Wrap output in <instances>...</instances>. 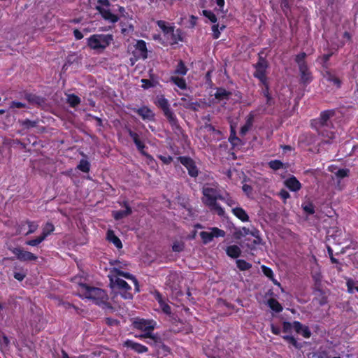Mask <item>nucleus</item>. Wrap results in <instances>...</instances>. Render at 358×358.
<instances>
[{
  "instance_id": "1",
  "label": "nucleus",
  "mask_w": 358,
  "mask_h": 358,
  "mask_svg": "<svg viewBox=\"0 0 358 358\" xmlns=\"http://www.w3.org/2000/svg\"><path fill=\"white\" fill-rule=\"evenodd\" d=\"M132 324L134 329L144 331V334L140 335L138 338H148L151 340V342H148V343L153 344L157 347L162 345L165 350L168 351V347L162 343L161 338L152 334L157 324L155 321L153 320L136 318Z\"/></svg>"
},
{
  "instance_id": "2",
  "label": "nucleus",
  "mask_w": 358,
  "mask_h": 358,
  "mask_svg": "<svg viewBox=\"0 0 358 358\" xmlns=\"http://www.w3.org/2000/svg\"><path fill=\"white\" fill-rule=\"evenodd\" d=\"M79 286V290L83 297L92 300L99 306H106L108 303V296L104 289L92 287L85 283H80Z\"/></svg>"
},
{
  "instance_id": "3",
  "label": "nucleus",
  "mask_w": 358,
  "mask_h": 358,
  "mask_svg": "<svg viewBox=\"0 0 358 358\" xmlns=\"http://www.w3.org/2000/svg\"><path fill=\"white\" fill-rule=\"evenodd\" d=\"M154 103L163 111L164 115L167 119L172 130L176 133L181 131L182 127L178 122L176 115L171 108L168 99L164 95H157Z\"/></svg>"
},
{
  "instance_id": "4",
  "label": "nucleus",
  "mask_w": 358,
  "mask_h": 358,
  "mask_svg": "<svg viewBox=\"0 0 358 358\" xmlns=\"http://www.w3.org/2000/svg\"><path fill=\"white\" fill-rule=\"evenodd\" d=\"M218 189L210 187H203L202 202L208 207L210 211L217 213L220 217H224L225 211L223 208L216 202V195Z\"/></svg>"
},
{
  "instance_id": "5",
  "label": "nucleus",
  "mask_w": 358,
  "mask_h": 358,
  "mask_svg": "<svg viewBox=\"0 0 358 358\" xmlns=\"http://www.w3.org/2000/svg\"><path fill=\"white\" fill-rule=\"evenodd\" d=\"M113 35L110 34H96L87 38V44L89 48L94 50H104L113 41Z\"/></svg>"
},
{
  "instance_id": "6",
  "label": "nucleus",
  "mask_w": 358,
  "mask_h": 358,
  "mask_svg": "<svg viewBox=\"0 0 358 358\" xmlns=\"http://www.w3.org/2000/svg\"><path fill=\"white\" fill-rule=\"evenodd\" d=\"M182 166L187 170L188 175L191 178H196L199 174V169L195 161L189 156H180L176 158Z\"/></svg>"
},
{
  "instance_id": "7",
  "label": "nucleus",
  "mask_w": 358,
  "mask_h": 358,
  "mask_svg": "<svg viewBox=\"0 0 358 358\" xmlns=\"http://www.w3.org/2000/svg\"><path fill=\"white\" fill-rule=\"evenodd\" d=\"M311 128L316 130L319 135L327 137V143H330L331 140L335 138V134L333 131L327 129L324 124L319 118L313 119L310 121Z\"/></svg>"
},
{
  "instance_id": "8",
  "label": "nucleus",
  "mask_w": 358,
  "mask_h": 358,
  "mask_svg": "<svg viewBox=\"0 0 358 358\" xmlns=\"http://www.w3.org/2000/svg\"><path fill=\"white\" fill-rule=\"evenodd\" d=\"M268 66V62L262 56L259 57L258 62L254 64L255 71L253 76L255 78H257L260 83H265V81L268 80L266 76V69Z\"/></svg>"
},
{
  "instance_id": "9",
  "label": "nucleus",
  "mask_w": 358,
  "mask_h": 358,
  "mask_svg": "<svg viewBox=\"0 0 358 358\" xmlns=\"http://www.w3.org/2000/svg\"><path fill=\"white\" fill-rule=\"evenodd\" d=\"M8 249L15 256L16 259L20 262H33L36 261L38 257L34 253L24 250L20 247H8Z\"/></svg>"
},
{
  "instance_id": "10",
  "label": "nucleus",
  "mask_w": 358,
  "mask_h": 358,
  "mask_svg": "<svg viewBox=\"0 0 358 358\" xmlns=\"http://www.w3.org/2000/svg\"><path fill=\"white\" fill-rule=\"evenodd\" d=\"M131 110L141 116L145 121H153L155 120V114L148 106H143L139 108H132Z\"/></svg>"
},
{
  "instance_id": "11",
  "label": "nucleus",
  "mask_w": 358,
  "mask_h": 358,
  "mask_svg": "<svg viewBox=\"0 0 358 358\" xmlns=\"http://www.w3.org/2000/svg\"><path fill=\"white\" fill-rule=\"evenodd\" d=\"M134 47V55L137 58L145 59L148 57V49L145 41H137Z\"/></svg>"
},
{
  "instance_id": "12",
  "label": "nucleus",
  "mask_w": 358,
  "mask_h": 358,
  "mask_svg": "<svg viewBox=\"0 0 358 358\" xmlns=\"http://www.w3.org/2000/svg\"><path fill=\"white\" fill-rule=\"evenodd\" d=\"M96 9L105 20L111 23H116L120 19L117 15L112 13L110 10L106 9L101 6H96Z\"/></svg>"
},
{
  "instance_id": "13",
  "label": "nucleus",
  "mask_w": 358,
  "mask_h": 358,
  "mask_svg": "<svg viewBox=\"0 0 358 358\" xmlns=\"http://www.w3.org/2000/svg\"><path fill=\"white\" fill-rule=\"evenodd\" d=\"M335 110L333 109L326 110L320 113L319 120L324 124L327 129H329L332 128V123L330 118L334 116Z\"/></svg>"
},
{
  "instance_id": "14",
  "label": "nucleus",
  "mask_w": 358,
  "mask_h": 358,
  "mask_svg": "<svg viewBox=\"0 0 358 358\" xmlns=\"http://www.w3.org/2000/svg\"><path fill=\"white\" fill-rule=\"evenodd\" d=\"M123 345L138 354L145 353L148 351V348L145 345L129 339L124 342Z\"/></svg>"
},
{
  "instance_id": "15",
  "label": "nucleus",
  "mask_w": 358,
  "mask_h": 358,
  "mask_svg": "<svg viewBox=\"0 0 358 358\" xmlns=\"http://www.w3.org/2000/svg\"><path fill=\"white\" fill-rule=\"evenodd\" d=\"M121 205L125 208V210L113 211V217L115 220H120L132 213L131 208L127 201H124Z\"/></svg>"
},
{
  "instance_id": "16",
  "label": "nucleus",
  "mask_w": 358,
  "mask_h": 358,
  "mask_svg": "<svg viewBox=\"0 0 358 358\" xmlns=\"http://www.w3.org/2000/svg\"><path fill=\"white\" fill-rule=\"evenodd\" d=\"M299 70L300 73V83L305 86L310 84L313 81V77L308 67L302 66Z\"/></svg>"
},
{
  "instance_id": "17",
  "label": "nucleus",
  "mask_w": 358,
  "mask_h": 358,
  "mask_svg": "<svg viewBox=\"0 0 358 358\" xmlns=\"http://www.w3.org/2000/svg\"><path fill=\"white\" fill-rule=\"evenodd\" d=\"M293 329L297 334H301L306 338H309L311 336L312 334L309 327L299 321L293 322Z\"/></svg>"
},
{
  "instance_id": "18",
  "label": "nucleus",
  "mask_w": 358,
  "mask_h": 358,
  "mask_svg": "<svg viewBox=\"0 0 358 358\" xmlns=\"http://www.w3.org/2000/svg\"><path fill=\"white\" fill-rule=\"evenodd\" d=\"M111 272L113 273H115L117 276H122V277H124L128 280H132V282H134V285H135V289L138 292L139 291V285H138V280L136 279V278L132 274L128 273V272H124V271H121L120 268H113V270L111 271Z\"/></svg>"
},
{
  "instance_id": "19",
  "label": "nucleus",
  "mask_w": 358,
  "mask_h": 358,
  "mask_svg": "<svg viewBox=\"0 0 358 358\" xmlns=\"http://www.w3.org/2000/svg\"><path fill=\"white\" fill-rule=\"evenodd\" d=\"M24 98L30 103L40 106L45 103V99L41 96L24 92Z\"/></svg>"
},
{
  "instance_id": "20",
  "label": "nucleus",
  "mask_w": 358,
  "mask_h": 358,
  "mask_svg": "<svg viewBox=\"0 0 358 358\" xmlns=\"http://www.w3.org/2000/svg\"><path fill=\"white\" fill-rule=\"evenodd\" d=\"M314 294L317 295L315 300L317 301L320 306H322L327 303L328 299L324 291L320 287V286H315L314 288Z\"/></svg>"
},
{
  "instance_id": "21",
  "label": "nucleus",
  "mask_w": 358,
  "mask_h": 358,
  "mask_svg": "<svg viewBox=\"0 0 358 358\" xmlns=\"http://www.w3.org/2000/svg\"><path fill=\"white\" fill-rule=\"evenodd\" d=\"M285 186L292 192H297L301 188V182L294 176L285 181Z\"/></svg>"
},
{
  "instance_id": "22",
  "label": "nucleus",
  "mask_w": 358,
  "mask_h": 358,
  "mask_svg": "<svg viewBox=\"0 0 358 358\" xmlns=\"http://www.w3.org/2000/svg\"><path fill=\"white\" fill-rule=\"evenodd\" d=\"M110 281L113 287L119 289V292L124 289H131V286L125 280L118 277L110 278Z\"/></svg>"
},
{
  "instance_id": "23",
  "label": "nucleus",
  "mask_w": 358,
  "mask_h": 358,
  "mask_svg": "<svg viewBox=\"0 0 358 358\" xmlns=\"http://www.w3.org/2000/svg\"><path fill=\"white\" fill-rule=\"evenodd\" d=\"M171 35V45H176L179 42H182L184 39L183 32L180 29H177L175 30V27L173 28V32L170 33Z\"/></svg>"
},
{
  "instance_id": "24",
  "label": "nucleus",
  "mask_w": 358,
  "mask_h": 358,
  "mask_svg": "<svg viewBox=\"0 0 358 358\" xmlns=\"http://www.w3.org/2000/svg\"><path fill=\"white\" fill-rule=\"evenodd\" d=\"M232 213L241 221L245 222L250 220L246 211L241 207H236L232 209Z\"/></svg>"
},
{
  "instance_id": "25",
  "label": "nucleus",
  "mask_w": 358,
  "mask_h": 358,
  "mask_svg": "<svg viewBox=\"0 0 358 358\" xmlns=\"http://www.w3.org/2000/svg\"><path fill=\"white\" fill-rule=\"evenodd\" d=\"M107 239L109 242L113 243L117 249L122 248V243L120 239L115 234L113 230L107 231Z\"/></svg>"
},
{
  "instance_id": "26",
  "label": "nucleus",
  "mask_w": 358,
  "mask_h": 358,
  "mask_svg": "<svg viewBox=\"0 0 358 358\" xmlns=\"http://www.w3.org/2000/svg\"><path fill=\"white\" fill-rule=\"evenodd\" d=\"M327 80L329 83H331L334 86L336 87L337 89L341 88L342 85L341 80L337 77L335 74L332 73L330 71H327L325 76Z\"/></svg>"
},
{
  "instance_id": "27",
  "label": "nucleus",
  "mask_w": 358,
  "mask_h": 358,
  "mask_svg": "<svg viewBox=\"0 0 358 358\" xmlns=\"http://www.w3.org/2000/svg\"><path fill=\"white\" fill-rule=\"evenodd\" d=\"M226 253L231 258L236 259L241 255V250L238 245H232L227 247Z\"/></svg>"
},
{
  "instance_id": "28",
  "label": "nucleus",
  "mask_w": 358,
  "mask_h": 358,
  "mask_svg": "<svg viewBox=\"0 0 358 358\" xmlns=\"http://www.w3.org/2000/svg\"><path fill=\"white\" fill-rule=\"evenodd\" d=\"M231 95V92L226 90L224 88L218 87L215 93V98L219 101L229 100Z\"/></svg>"
},
{
  "instance_id": "29",
  "label": "nucleus",
  "mask_w": 358,
  "mask_h": 358,
  "mask_svg": "<svg viewBox=\"0 0 358 358\" xmlns=\"http://www.w3.org/2000/svg\"><path fill=\"white\" fill-rule=\"evenodd\" d=\"M55 231V226L50 222H47L42 229L41 237L45 240V238L50 235Z\"/></svg>"
},
{
  "instance_id": "30",
  "label": "nucleus",
  "mask_w": 358,
  "mask_h": 358,
  "mask_svg": "<svg viewBox=\"0 0 358 358\" xmlns=\"http://www.w3.org/2000/svg\"><path fill=\"white\" fill-rule=\"evenodd\" d=\"M267 304L268 307L275 313H280L283 310L282 305L275 299H269L267 301Z\"/></svg>"
},
{
  "instance_id": "31",
  "label": "nucleus",
  "mask_w": 358,
  "mask_h": 358,
  "mask_svg": "<svg viewBox=\"0 0 358 358\" xmlns=\"http://www.w3.org/2000/svg\"><path fill=\"white\" fill-rule=\"evenodd\" d=\"M265 98L266 99V104L267 106L264 108L263 111L264 113L273 115L274 113V108L272 106L275 104V101L271 95L266 96Z\"/></svg>"
},
{
  "instance_id": "32",
  "label": "nucleus",
  "mask_w": 358,
  "mask_h": 358,
  "mask_svg": "<svg viewBox=\"0 0 358 358\" xmlns=\"http://www.w3.org/2000/svg\"><path fill=\"white\" fill-rule=\"evenodd\" d=\"M170 81L181 90L187 89V83L185 78H180L178 76H171L170 78Z\"/></svg>"
},
{
  "instance_id": "33",
  "label": "nucleus",
  "mask_w": 358,
  "mask_h": 358,
  "mask_svg": "<svg viewBox=\"0 0 358 358\" xmlns=\"http://www.w3.org/2000/svg\"><path fill=\"white\" fill-rule=\"evenodd\" d=\"M187 71L188 69L187 68L185 62L180 59L179 60L173 73L180 76H185L187 74Z\"/></svg>"
},
{
  "instance_id": "34",
  "label": "nucleus",
  "mask_w": 358,
  "mask_h": 358,
  "mask_svg": "<svg viewBox=\"0 0 358 358\" xmlns=\"http://www.w3.org/2000/svg\"><path fill=\"white\" fill-rule=\"evenodd\" d=\"M306 57L307 55L304 52H300L299 54L296 55L294 60L299 66V69H301V67L302 66H308L307 63L306 62Z\"/></svg>"
},
{
  "instance_id": "35",
  "label": "nucleus",
  "mask_w": 358,
  "mask_h": 358,
  "mask_svg": "<svg viewBox=\"0 0 358 358\" xmlns=\"http://www.w3.org/2000/svg\"><path fill=\"white\" fill-rule=\"evenodd\" d=\"M157 24L162 29L164 35H169L173 31V26H168L167 23L164 20H158Z\"/></svg>"
},
{
  "instance_id": "36",
  "label": "nucleus",
  "mask_w": 358,
  "mask_h": 358,
  "mask_svg": "<svg viewBox=\"0 0 358 358\" xmlns=\"http://www.w3.org/2000/svg\"><path fill=\"white\" fill-rule=\"evenodd\" d=\"M134 144L136 145L137 149L138 150V151L143 155H144L145 157H146V158L150 161H154V158L152 155H150V154L145 152L144 151V148H145V145L144 144V143L141 141V139H139L138 141H137L136 142L134 143Z\"/></svg>"
},
{
  "instance_id": "37",
  "label": "nucleus",
  "mask_w": 358,
  "mask_h": 358,
  "mask_svg": "<svg viewBox=\"0 0 358 358\" xmlns=\"http://www.w3.org/2000/svg\"><path fill=\"white\" fill-rule=\"evenodd\" d=\"M134 144L136 145L137 149L138 150V151L143 155H144L145 157H146V158L150 161H154V158L152 155H150V154L145 152L144 151V148H145V145L144 144V143L141 141V139H139L138 141H137L136 142L134 143Z\"/></svg>"
},
{
  "instance_id": "38",
  "label": "nucleus",
  "mask_w": 358,
  "mask_h": 358,
  "mask_svg": "<svg viewBox=\"0 0 358 358\" xmlns=\"http://www.w3.org/2000/svg\"><path fill=\"white\" fill-rule=\"evenodd\" d=\"M181 101H183L182 106L186 109L192 110L193 111L198 110L199 104L196 101H187L185 98H181Z\"/></svg>"
},
{
  "instance_id": "39",
  "label": "nucleus",
  "mask_w": 358,
  "mask_h": 358,
  "mask_svg": "<svg viewBox=\"0 0 358 358\" xmlns=\"http://www.w3.org/2000/svg\"><path fill=\"white\" fill-rule=\"evenodd\" d=\"M333 55V52L324 54L323 55L317 58V62L322 65L324 69L329 68V61L331 57Z\"/></svg>"
},
{
  "instance_id": "40",
  "label": "nucleus",
  "mask_w": 358,
  "mask_h": 358,
  "mask_svg": "<svg viewBox=\"0 0 358 358\" xmlns=\"http://www.w3.org/2000/svg\"><path fill=\"white\" fill-rule=\"evenodd\" d=\"M261 268L264 275H266L270 280H271L274 282V284L280 285V283L276 280L274 279V274L273 270L271 268L262 265L261 266Z\"/></svg>"
},
{
  "instance_id": "41",
  "label": "nucleus",
  "mask_w": 358,
  "mask_h": 358,
  "mask_svg": "<svg viewBox=\"0 0 358 358\" xmlns=\"http://www.w3.org/2000/svg\"><path fill=\"white\" fill-rule=\"evenodd\" d=\"M38 120H30L29 119L19 120V123L25 129L36 127L38 124Z\"/></svg>"
},
{
  "instance_id": "42",
  "label": "nucleus",
  "mask_w": 358,
  "mask_h": 358,
  "mask_svg": "<svg viewBox=\"0 0 358 358\" xmlns=\"http://www.w3.org/2000/svg\"><path fill=\"white\" fill-rule=\"evenodd\" d=\"M268 166L273 171H278L284 168V164L279 159L271 160L268 162Z\"/></svg>"
},
{
  "instance_id": "43",
  "label": "nucleus",
  "mask_w": 358,
  "mask_h": 358,
  "mask_svg": "<svg viewBox=\"0 0 358 358\" xmlns=\"http://www.w3.org/2000/svg\"><path fill=\"white\" fill-rule=\"evenodd\" d=\"M282 338L287 341L289 344H291L293 345L296 349H301L302 348V345L301 343H298L296 339L292 336H283Z\"/></svg>"
},
{
  "instance_id": "44",
  "label": "nucleus",
  "mask_w": 358,
  "mask_h": 358,
  "mask_svg": "<svg viewBox=\"0 0 358 358\" xmlns=\"http://www.w3.org/2000/svg\"><path fill=\"white\" fill-rule=\"evenodd\" d=\"M24 223L27 224L29 227L28 231L24 234L25 236H28L29 234L34 233L38 227V223L34 221H30L29 220H27L24 222Z\"/></svg>"
},
{
  "instance_id": "45",
  "label": "nucleus",
  "mask_w": 358,
  "mask_h": 358,
  "mask_svg": "<svg viewBox=\"0 0 358 358\" xmlns=\"http://www.w3.org/2000/svg\"><path fill=\"white\" fill-rule=\"evenodd\" d=\"M236 266L240 271H248L252 267V264L244 259H237Z\"/></svg>"
},
{
  "instance_id": "46",
  "label": "nucleus",
  "mask_w": 358,
  "mask_h": 358,
  "mask_svg": "<svg viewBox=\"0 0 358 358\" xmlns=\"http://www.w3.org/2000/svg\"><path fill=\"white\" fill-rule=\"evenodd\" d=\"M142 87L145 90L156 87L159 83L157 80L151 79H141Z\"/></svg>"
},
{
  "instance_id": "47",
  "label": "nucleus",
  "mask_w": 358,
  "mask_h": 358,
  "mask_svg": "<svg viewBox=\"0 0 358 358\" xmlns=\"http://www.w3.org/2000/svg\"><path fill=\"white\" fill-rule=\"evenodd\" d=\"M67 101L70 106L74 108L80 104V99L77 95L71 94L68 96Z\"/></svg>"
},
{
  "instance_id": "48",
  "label": "nucleus",
  "mask_w": 358,
  "mask_h": 358,
  "mask_svg": "<svg viewBox=\"0 0 358 358\" xmlns=\"http://www.w3.org/2000/svg\"><path fill=\"white\" fill-rule=\"evenodd\" d=\"M225 29L224 25H222L220 27L218 24H215L212 26L213 38L217 39L220 36V31H223Z\"/></svg>"
},
{
  "instance_id": "49",
  "label": "nucleus",
  "mask_w": 358,
  "mask_h": 358,
  "mask_svg": "<svg viewBox=\"0 0 358 358\" xmlns=\"http://www.w3.org/2000/svg\"><path fill=\"white\" fill-rule=\"evenodd\" d=\"M77 168L84 173H88L90 169V164L85 159H81Z\"/></svg>"
},
{
  "instance_id": "50",
  "label": "nucleus",
  "mask_w": 358,
  "mask_h": 358,
  "mask_svg": "<svg viewBox=\"0 0 358 358\" xmlns=\"http://www.w3.org/2000/svg\"><path fill=\"white\" fill-rule=\"evenodd\" d=\"M26 276L27 271L24 270L23 268H20L18 271L13 272L14 278L20 282L22 281Z\"/></svg>"
},
{
  "instance_id": "51",
  "label": "nucleus",
  "mask_w": 358,
  "mask_h": 358,
  "mask_svg": "<svg viewBox=\"0 0 358 358\" xmlns=\"http://www.w3.org/2000/svg\"><path fill=\"white\" fill-rule=\"evenodd\" d=\"M202 14L203 16L207 17L211 22L216 23L217 21V18L214 13L209 10H203Z\"/></svg>"
},
{
  "instance_id": "52",
  "label": "nucleus",
  "mask_w": 358,
  "mask_h": 358,
  "mask_svg": "<svg viewBox=\"0 0 358 358\" xmlns=\"http://www.w3.org/2000/svg\"><path fill=\"white\" fill-rule=\"evenodd\" d=\"M229 141L230 142V143L233 145H236V142L241 141L240 138L236 136V130L232 126H231L230 128V135L229 137Z\"/></svg>"
},
{
  "instance_id": "53",
  "label": "nucleus",
  "mask_w": 358,
  "mask_h": 358,
  "mask_svg": "<svg viewBox=\"0 0 358 358\" xmlns=\"http://www.w3.org/2000/svg\"><path fill=\"white\" fill-rule=\"evenodd\" d=\"M45 241L41 236H37L36 238L28 240L25 241V245L36 247Z\"/></svg>"
},
{
  "instance_id": "54",
  "label": "nucleus",
  "mask_w": 358,
  "mask_h": 358,
  "mask_svg": "<svg viewBox=\"0 0 358 358\" xmlns=\"http://www.w3.org/2000/svg\"><path fill=\"white\" fill-rule=\"evenodd\" d=\"M200 236L205 244L210 243L213 239L211 232L201 231L200 232Z\"/></svg>"
},
{
  "instance_id": "55",
  "label": "nucleus",
  "mask_w": 358,
  "mask_h": 358,
  "mask_svg": "<svg viewBox=\"0 0 358 358\" xmlns=\"http://www.w3.org/2000/svg\"><path fill=\"white\" fill-rule=\"evenodd\" d=\"M211 234L213 238L216 237H224L226 235V233L224 230L220 229L217 227H213L211 229Z\"/></svg>"
},
{
  "instance_id": "56",
  "label": "nucleus",
  "mask_w": 358,
  "mask_h": 358,
  "mask_svg": "<svg viewBox=\"0 0 358 358\" xmlns=\"http://www.w3.org/2000/svg\"><path fill=\"white\" fill-rule=\"evenodd\" d=\"M349 174L350 170L348 169H340L335 173L336 176L339 179L348 177Z\"/></svg>"
},
{
  "instance_id": "57",
  "label": "nucleus",
  "mask_w": 358,
  "mask_h": 358,
  "mask_svg": "<svg viewBox=\"0 0 358 358\" xmlns=\"http://www.w3.org/2000/svg\"><path fill=\"white\" fill-rule=\"evenodd\" d=\"M348 291L349 293L352 294L354 293V290L358 292V285L354 286L355 282L352 279H348L346 282Z\"/></svg>"
},
{
  "instance_id": "58",
  "label": "nucleus",
  "mask_w": 358,
  "mask_h": 358,
  "mask_svg": "<svg viewBox=\"0 0 358 358\" xmlns=\"http://www.w3.org/2000/svg\"><path fill=\"white\" fill-rule=\"evenodd\" d=\"M185 245L182 242H174L172 245V250L173 252H180L184 250Z\"/></svg>"
},
{
  "instance_id": "59",
  "label": "nucleus",
  "mask_w": 358,
  "mask_h": 358,
  "mask_svg": "<svg viewBox=\"0 0 358 358\" xmlns=\"http://www.w3.org/2000/svg\"><path fill=\"white\" fill-rule=\"evenodd\" d=\"M120 294L121 296L124 299H131L133 298V294L131 293V289H124L120 291Z\"/></svg>"
},
{
  "instance_id": "60",
  "label": "nucleus",
  "mask_w": 358,
  "mask_h": 358,
  "mask_svg": "<svg viewBox=\"0 0 358 358\" xmlns=\"http://www.w3.org/2000/svg\"><path fill=\"white\" fill-rule=\"evenodd\" d=\"M159 305V308L162 309L163 313H164L166 315L171 314V308L166 301H164Z\"/></svg>"
},
{
  "instance_id": "61",
  "label": "nucleus",
  "mask_w": 358,
  "mask_h": 358,
  "mask_svg": "<svg viewBox=\"0 0 358 358\" xmlns=\"http://www.w3.org/2000/svg\"><path fill=\"white\" fill-rule=\"evenodd\" d=\"M27 105L24 103L17 101H13L10 103V108H26Z\"/></svg>"
},
{
  "instance_id": "62",
  "label": "nucleus",
  "mask_w": 358,
  "mask_h": 358,
  "mask_svg": "<svg viewBox=\"0 0 358 358\" xmlns=\"http://www.w3.org/2000/svg\"><path fill=\"white\" fill-rule=\"evenodd\" d=\"M303 209L306 213L309 215H313L315 213V208L312 203H308L306 206H303Z\"/></svg>"
},
{
  "instance_id": "63",
  "label": "nucleus",
  "mask_w": 358,
  "mask_h": 358,
  "mask_svg": "<svg viewBox=\"0 0 358 358\" xmlns=\"http://www.w3.org/2000/svg\"><path fill=\"white\" fill-rule=\"evenodd\" d=\"M157 157L164 164H170L173 161V157L171 156H164V155H158Z\"/></svg>"
},
{
  "instance_id": "64",
  "label": "nucleus",
  "mask_w": 358,
  "mask_h": 358,
  "mask_svg": "<svg viewBox=\"0 0 358 358\" xmlns=\"http://www.w3.org/2000/svg\"><path fill=\"white\" fill-rule=\"evenodd\" d=\"M293 328V323L289 322H283L282 323V331L285 333L290 332L292 329Z\"/></svg>"
}]
</instances>
